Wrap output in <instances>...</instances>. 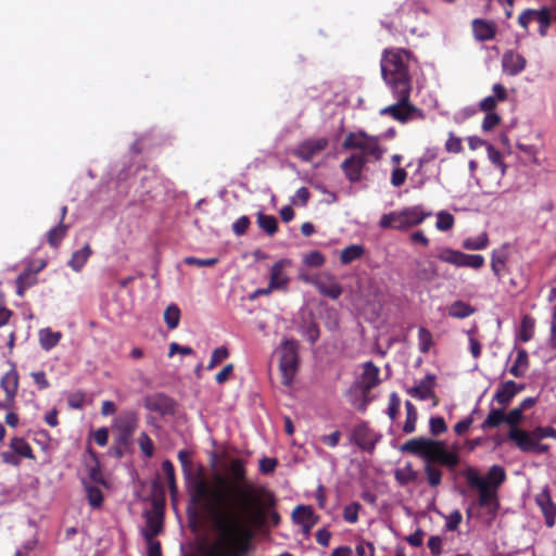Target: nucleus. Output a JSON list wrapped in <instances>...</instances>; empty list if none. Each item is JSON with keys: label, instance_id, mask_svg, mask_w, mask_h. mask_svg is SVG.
<instances>
[{"label": "nucleus", "instance_id": "nucleus-1", "mask_svg": "<svg viewBox=\"0 0 556 556\" xmlns=\"http://www.w3.org/2000/svg\"><path fill=\"white\" fill-rule=\"evenodd\" d=\"M228 471L230 479L217 477L213 486L202 480L195 485V496L204 501L211 511H218L217 523L225 532L242 527L247 509H252L256 502L254 485L247 480L245 463L231 459Z\"/></svg>", "mask_w": 556, "mask_h": 556}, {"label": "nucleus", "instance_id": "nucleus-2", "mask_svg": "<svg viewBox=\"0 0 556 556\" xmlns=\"http://www.w3.org/2000/svg\"><path fill=\"white\" fill-rule=\"evenodd\" d=\"M415 62L409 51L404 49L386 50L381 59V74L390 88L395 103L380 110V115L390 116L400 123H407L421 116L418 108L410 103V66Z\"/></svg>", "mask_w": 556, "mask_h": 556}, {"label": "nucleus", "instance_id": "nucleus-3", "mask_svg": "<svg viewBox=\"0 0 556 556\" xmlns=\"http://www.w3.org/2000/svg\"><path fill=\"white\" fill-rule=\"evenodd\" d=\"M403 453H409L420 457L426 462L424 470L430 486L440 485L442 471L433 463H438L450 469H454L459 463V456L456 452L447 450L444 441L432 440L424 437L414 438L401 446Z\"/></svg>", "mask_w": 556, "mask_h": 556}, {"label": "nucleus", "instance_id": "nucleus-4", "mask_svg": "<svg viewBox=\"0 0 556 556\" xmlns=\"http://www.w3.org/2000/svg\"><path fill=\"white\" fill-rule=\"evenodd\" d=\"M213 527L219 536L220 542L215 546H223L231 556H241L250 552V540L252 539L251 526L254 523L255 514L253 509H247L242 527H236L230 531H223L217 523L218 511H211Z\"/></svg>", "mask_w": 556, "mask_h": 556}, {"label": "nucleus", "instance_id": "nucleus-5", "mask_svg": "<svg viewBox=\"0 0 556 556\" xmlns=\"http://www.w3.org/2000/svg\"><path fill=\"white\" fill-rule=\"evenodd\" d=\"M136 429L137 414L135 412L119 414L113 425L115 438L114 445L110 448V454L116 458H122L126 453L130 452Z\"/></svg>", "mask_w": 556, "mask_h": 556}, {"label": "nucleus", "instance_id": "nucleus-6", "mask_svg": "<svg viewBox=\"0 0 556 556\" xmlns=\"http://www.w3.org/2000/svg\"><path fill=\"white\" fill-rule=\"evenodd\" d=\"M429 216H431V212H425L421 205H415L402 211L383 214L379 226L381 228L406 230L420 225Z\"/></svg>", "mask_w": 556, "mask_h": 556}, {"label": "nucleus", "instance_id": "nucleus-7", "mask_svg": "<svg viewBox=\"0 0 556 556\" xmlns=\"http://www.w3.org/2000/svg\"><path fill=\"white\" fill-rule=\"evenodd\" d=\"M278 353L280 354L279 369L282 374V383L290 386L299 366V342L294 339L285 340Z\"/></svg>", "mask_w": 556, "mask_h": 556}, {"label": "nucleus", "instance_id": "nucleus-8", "mask_svg": "<svg viewBox=\"0 0 556 556\" xmlns=\"http://www.w3.org/2000/svg\"><path fill=\"white\" fill-rule=\"evenodd\" d=\"M464 477L471 488L479 491L478 506L488 508L490 511L495 510L497 507L496 490L490 488V483L472 467H468L464 471Z\"/></svg>", "mask_w": 556, "mask_h": 556}, {"label": "nucleus", "instance_id": "nucleus-9", "mask_svg": "<svg viewBox=\"0 0 556 556\" xmlns=\"http://www.w3.org/2000/svg\"><path fill=\"white\" fill-rule=\"evenodd\" d=\"M344 149H357L362 151V155L368 160V156L374 157L375 160H380L383 154V150L378 143V139L376 137H369L364 131L358 132H350L343 142Z\"/></svg>", "mask_w": 556, "mask_h": 556}, {"label": "nucleus", "instance_id": "nucleus-10", "mask_svg": "<svg viewBox=\"0 0 556 556\" xmlns=\"http://www.w3.org/2000/svg\"><path fill=\"white\" fill-rule=\"evenodd\" d=\"M439 258L442 262L453 264L458 267H470L479 269L484 265V257L480 254H465L460 251L444 249Z\"/></svg>", "mask_w": 556, "mask_h": 556}, {"label": "nucleus", "instance_id": "nucleus-11", "mask_svg": "<svg viewBox=\"0 0 556 556\" xmlns=\"http://www.w3.org/2000/svg\"><path fill=\"white\" fill-rule=\"evenodd\" d=\"M379 382V368L372 362L365 363L363 374L355 386V388L361 391L364 397L363 404L361 405L359 409L366 408V405L368 403L367 396L370 390L378 386Z\"/></svg>", "mask_w": 556, "mask_h": 556}, {"label": "nucleus", "instance_id": "nucleus-12", "mask_svg": "<svg viewBox=\"0 0 556 556\" xmlns=\"http://www.w3.org/2000/svg\"><path fill=\"white\" fill-rule=\"evenodd\" d=\"M328 143L329 141L325 137L309 138L299 143L293 150V154L304 162H311L328 147Z\"/></svg>", "mask_w": 556, "mask_h": 556}, {"label": "nucleus", "instance_id": "nucleus-13", "mask_svg": "<svg viewBox=\"0 0 556 556\" xmlns=\"http://www.w3.org/2000/svg\"><path fill=\"white\" fill-rule=\"evenodd\" d=\"M510 441L523 453L544 454L549 451V445L542 444L541 440L531 439L528 431H513Z\"/></svg>", "mask_w": 556, "mask_h": 556}, {"label": "nucleus", "instance_id": "nucleus-14", "mask_svg": "<svg viewBox=\"0 0 556 556\" xmlns=\"http://www.w3.org/2000/svg\"><path fill=\"white\" fill-rule=\"evenodd\" d=\"M318 292L332 300H337L343 292L341 285L336 277L329 274H321L312 280Z\"/></svg>", "mask_w": 556, "mask_h": 556}, {"label": "nucleus", "instance_id": "nucleus-15", "mask_svg": "<svg viewBox=\"0 0 556 556\" xmlns=\"http://www.w3.org/2000/svg\"><path fill=\"white\" fill-rule=\"evenodd\" d=\"M412 277L417 282H431L438 277V268L434 262L414 260L412 262Z\"/></svg>", "mask_w": 556, "mask_h": 556}, {"label": "nucleus", "instance_id": "nucleus-16", "mask_svg": "<svg viewBox=\"0 0 556 556\" xmlns=\"http://www.w3.org/2000/svg\"><path fill=\"white\" fill-rule=\"evenodd\" d=\"M366 163L365 155L353 154L342 162L341 168L351 182H357L362 178V172Z\"/></svg>", "mask_w": 556, "mask_h": 556}, {"label": "nucleus", "instance_id": "nucleus-17", "mask_svg": "<svg viewBox=\"0 0 556 556\" xmlns=\"http://www.w3.org/2000/svg\"><path fill=\"white\" fill-rule=\"evenodd\" d=\"M535 503L541 508L548 528L554 527L556 519V505L553 503L548 486L535 496Z\"/></svg>", "mask_w": 556, "mask_h": 556}, {"label": "nucleus", "instance_id": "nucleus-18", "mask_svg": "<svg viewBox=\"0 0 556 556\" xmlns=\"http://www.w3.org/2000/svg\"><path fill=\"white\" fill-rule=\"evenodd\" d=\"M523 390V386H518L515 381L508 380L502 383L493 395V401L505 408L511 400Z\"/></svg>", "mask_w": 556, "mask_h": 556}, {"label": "nucleus", "instance_id": "nucleus-19", "mask_svg": "<svg viewBox=\"0 0 556 556\" xmlns=\"http://www.w3.org/2000/svg\"><path fill=\"white\" fill-rule=\"evenodd\" d=\"M526 64V59L513 50H508L503 54L502 67L504 73L509 76H516L520 74L525 70Z\"/></svg>", "mask_w": 556, "mask_h": 556}, {"label": "nucleus", "instance_id": "nucleus-20", "mask_svg": "<svg viewBox=\"0 0 556 556\" xmlns=\"http://www.w3.org/2000/svg\"><path fill=\"white\" fill-rule=\"evenodd\" d=\"M290 265L289 260H280L270 268L269 286L274 290H286L289 283V277L285 273V267Z\"/></svg>", "mask_w": 556, "mask_h": 556}, {"label": "nucleus", "instance_id": "nucleus-21", "mask_svg": "<svg viewBox=\"0 0 556 556\" xmlns=\"http://www.w3.org/2000/svg\"><path fill=\"white\" fill-rule=\"evenodd\" d=\"M556 15V0H551L549 5L542 7L536 10L535 21L539 23V34L542 37L547 35L552 22L555 21Z\"/></svg>", "mask_w": 556, "mask_h": 556}, {"label": "nucleus", "instance_id": "nucleus-22", "mask_svg": "<svg viewBox=\"0 0 556 556\" xmlns=\"http://www.w3.org/2000/svg\"><path fill=\"white\" fill-rule=\"evenodd\" d=\"M354 442L364 451H372L378 438L375 437L372 431L366 425H359L353 432Z\"/></svg>", "mask_w": 556, "mask_h": 556}, {"label": "nucleus", "instance_id": "nucleus-23", "mask_svg": "<svg viewBox=\"0 0 556 556\" xmlns=\"http://www.w3.org/2000/svg\"><path fill=\"white\" fill-rule=\"evenodd\" d=\"M144 406L151 412L165 415L172 410L173 403L166 395L156 393L144 399Z\"/></svg>", "mask_w": 556, "mask_h": 556}, {"label": "nucleus", "instance_id": "nucleus-24", "mask_svg": "<svg viewBox=\"0 0 556 556\" xmlns=\"http://www.w3.org/2000/svg\"><path fill=\"white\" fill-rule=\"evenodd\" d=\"M472 30L479 41L491 40L496 35V25L494 22L476 18L472 21Z\"/></svg>", "mask_w": 556, "mask_h": 556}, {"label": "nucleus", "instance_id": "nucleus-25", "mask_svg": "<svg viewBox=\"0 0 556 556\" xmlns=\"http://www.w3.org/2000/svg\"><path fill=\"white\" fill-rule=\"evenodd\" d=\"M434 376L428 374L419 384L407 390V393L418 400H427L433 395Z\"/></svg>", "mask_w": 556, "mask_h": 556}, {"label": "nucleus", "instance_id": "nucleus-26", "mask_svg": "<svg viewBox=\"0 0 556 556\" xmlns=\"http://www.w3.org/2000/svg\"><path fill=\"white\" fill-rule=\"evenodd\" d=\"M0 387L9 400H15L18 389V374L14 365L12 366L11 370L5 372L1 378Z\"/></svg>", "mask_w": 556, "mask_h": 556}, {"label": "nucleus", "instance_id": "nucleus-27", "mask_svg": "<svg viewBox=\"0 0 556 556\" xmlns=\"http://www.w3.org/2000/svg\"><path fill=\"white\" fill-rule=\"evenodd\" d=\"M292 519L298 525L307 523L308 527H314L318 518L314 514V510L311 506L299 505L292 511Z\"/></svg>", "mask_w": 556, "mask_h": 556}, {"label": "nucleus", "instance_id": "nucleus-28", "mask_svg": "<svg viewBox=\"0 0 556 556\" xmlns=\"http://www.w3.org/2000/svg\"><path fill=\"white\" fill-rule=\"evenodd\" d=\"M45 266V264H41V266L33 271L30 269H26L24 270L22 274L18 275V277L16 278V293L20 295V296H24V293L25 291L35 286L38 281L37 279V273L42 269Z\"/></svg>", "mask_w": 556, "mask_h": 556}, {"label": "nucleus", "instance_id": "nucleus-29", "mask_svg": "<svg viewBox=\"0 0 556 556\" xmlns=\"http://www.w3.org/2000/svg\"><path fill=\"white\" fill-rule=\"evenodd\" d=\"M92 255V249L86 243L80 250L73 252L67 265L75 271H80L89 257Z\"/></svg>", "mask_w": 556, "mask_h": 556}, {"label": "nucleus", "instance_id": "nucleus-30", "mask_svg": "<svg viewBox=\"0 0 556 556\" xmlns=\"http://www.w3.org/2000/svg\"><path fill=\"white\" fill-rule=\"evenodd\" d=\"M365 254V248L362 244H351L344 248L340 253L342 265H349L354 261L361 260Z\"/></svg>", "mask_w": 556, "mask_h": 556}, {"label": "nucleus", "instance_id": "nucleus-31", "mask_svg": "<svg viewBox=\"0 0 556 556\" xmlns=\"http://www.w3.org/2000/svg\"><path fill=\"white\" fill-rule=\"evenodd\" d=\"M61 338V332L52 331L50 328H45L39 331L40 346L46 351H50L51 349L56 346Z\"/></svg>", "mask_w": 556, "mask_h": 556}, {"label": "nucleus", "instance_id": "nucleus-32", "mask_svg": "<svg viewBox=\"0 0 556 556\" xmlns=\"http://www.w3.org/2000/svg\"><path fill=\"white\" fill-rule=\"evenodd\" d=\"M83 484L87 494V500L92 508H101L103 503V493L99 485L90 484L87 480H83Z\"/></svg>", "mask_w": 556, "mask_h": 556}, {"label": "nucleus", "instance_id": "nucleus-33", "mask_svg": "<svg viewBox=\"0 0 556 556\" xmlns=\"http://www.w3.org/2000/svg\"><path fill=\"white\" fill-rule=\"evenodd\" d=\"M10 448L18 456L28 459H35V455L28 442L20 437H14L10 441Z\"/></svg>", "mask_w": 556, "mask_h": 556}, {"label": "nucleus", "instance_id": "nucleus-34", "mask_svg": "<svg viewBox=\"0 0 556 556\" xmlns=\"http://www.w3.org/2000/svg\"><path fill=\"white\" fill-rule=\"evenodd\" d=\"M90 452V456L92 457V460H93V465H88V479H86L90 484H96V485H103V486H106V481L103 477V473L100 469V465H99V460L96 456V454L91 451Z\"/></svg>", "mask_w": 556, "mask_h": 556}, {"label": "nucleus", "instance_id": "nucleus-35", "mask_svg": "<svg viewBox=\"0 0 556 556\" xmlns=\"http://www.w3.org/2000/svg\"><path fill=\"white\" fill-rule=\"evenodd\" d=\"M417 477L418 472L413 469V466L409 463L394 471V478L402 486L416 481Z\"/></svg>", "mask_w": 556, "mask_h": 556}, {"label": "nucleus", "instance_id": "nucleus-36", "mask_svg": "<svg viewBox=\"0 0 556 556\" xmlns=\"http://www.w3.org/2000/svg\"><path fill=\"white\" fill-rule=\"evenodd\" d=\"M529 366V357L528 353L525 349H520L517 352V357L514 365L509 368V372L516 377L520 378L525 375L526 370Z\"/></svg>", "mask_w": 556, "mask_h": 556}, {"label": "nucleus", "instance_id": "nucleus-37", "mask_svg": "<svg viewBox=\"0 0 556 556\" xmlns=\"http://www.w3.org/2000/svg\"><path fill=\"white\" fill-rule=\"evenodd\" d=\"M68 226L62 222L51 228L47 233V241L50 247L58 248L67 233Z\"/></svg>", "mask_w": 556, "mask_h": 556}, {"label": "nucleus", "instance_id": "nucleus-38", "mask_svg": "<svg viewBox=\"0 0 556 556\" xmlns=\"http://www.w3.org/2000/svg\"><path fill=\"white\" fill-rule=\"evenodd\" d=\"M475 308L463 301H455L448 307V316L453 318H466L475 313Z\"/></svg>", "mask_w": 556, "mask_h": 556}, {"label": "nucleus", "instance_id": "nucleus-39", "mask_svg": "<svg viewBox=\"0 0 556 556\" xmlns=\"http://www.w3.org/2000/svg\"><path fill=\"white\" fill-rule=\"evenodd\" d=\"M505 422V413L500 408H491L486 418L481 424L482 430L493 429Z\"/></svg>", "mask_w": 556, "mask_h": 556}, {"label": "nucleus", "instance_id": "nucleus-40", "mask_svg": "<svg viewBox=\"0 0 556 556\" xmlns=\"http://www.w3.org/2000/svg\"><path fill=\"white\" fill-rule=\"evenodd\" d=\"M484 479L490 483V488L496 490L505 481L506 472L503 467L493 465Z\"/></svg>", "mask_w": 556, "mask_h": 556}, {"label": "nucleus", "instance_id": "nucleus-41", "mask_svg": "<svg viewBox=\"0 0 556 556\" xmlns=\"http://www.w3.org/2000/svg\"><path fill=\"white\" fill-rule=\"evenodd\" d=\"M162 530V516H148L147 518V529L141 532L146 540H154L153 538L157 535Z\"/></svg>", "mask_w": 556, "mask_h": 556}, {"label": "nucleus", "instance_id": "nucleus-42", "mask_svg": "<svg viewBox=\"0 0 556 556\" xmlns=\"http://www.w3.org/2000/svg\"><path fill=\"white\" fill-rule=\"evenodd\" d=\"M522 414L523 413L518 407H515L511 410H509L508 414H505V422L509 426V431L507 433V439L509 441L513 431H526L525 429L518 427V425L521 422L523 418Z\"/></svg>", "mask_w": 556, "mask_h": 556}, {"label": "nucleus", "instance_id": "nucleus-43", "mask_svg": "<svg viewBox=\"0 0 556 556\" xmlns=\"http://www.w3.org/2000/svg\"><path fill=\"white\" fill-rule=\"evenodd\" d=\"M406 420L403 426V431L407 434L416 430L417 409L410 401L405 402Z\"/></svg>", "mask_w": 556, "mask_h": 556}, {"label": "nucleus", "instance_id": "nucleus-44", "mask_svg": "<svg viewBox=\"0 0 556 556\" xmlns=\"http://www.w3.org/2000/svg\"><path fill=\"white\" fill-rule=\"evenodd\" d=\"M534 326H535V320L531 316L525 315L522 317L521 323H520V332H519V339L522 342H528L532 339L533 333H534Z\"/></svg>", "mask_w": 556, "mask_h": 556}, {"label": "nucleus", "instance_id": "nucleus-45", "mask_svg": "<svg viewBox=\"0 0 556 556\" xmlns=\"http://www.w3.org/2000/svg\"><path fill=\"white\" fill-rule=\"evenodd\" d=\"M506 253L504 251H494L492 253L491 268L493 274L500 279L506 267Z\"/></svg>", "mask_w": 556, "mask_h": 556}, {"label": "nucleus", "instance_id": "nucleus-46", "mask_svg": "<svg viewBox=\"0 0 556 556\" xmlns=\"http://www.w3.org/2000/svg\"><path fill=\"white\" fill-rule=\"evenodd\" d=\"M164 320L168 329H176L180 320V309L176 304H170L164 312Z\"/></svg>", "mask_w": 556, "mask_h": 556}, {"label": "nucleus", "instance_id": "nucleus-47", "mask_svg": "<svg viewBox=\"0 0 556 556\" xmlns=\"http://www.w3.org/2000/svg\"><path fill=\"white\" fill-rule=\"evenodd\" d=\"M257 225L269 236L277 231V219L271 215H265L260 212L257 214Z\"/></svg>", "mask_w": 556, "mask_h": 556}, {"label": "nucleus", "instance_id": "nucleus-48", "mask_svg": "<svg viewBox=\"0 0 556 556\" xmlns=\"http://www.w3.org/2000/svg\"><path fill=\"white\" fill-rule=\"evenodd\" d=\"M489 239L488 235L485 232L481 233L480 236L476 238H468L464 240L463 247L467 250H483L488 247Z\"/></svg>", "mask_w": 556, "mask_h": 556}, {"label": "nucleus", "instance_id": "nucleus-49", "mask_svg": "<svg viewBox=\"0 0 556 556\" xmlns=\"http://www.w3.org/2000/svg\"><path fill=\"white\" fill-rule=\"evenodd\" d=\"M433 343L432 333L425 327L418 330V349L421 353L429 352Z\"/></svg>", "mask_w": 556, "mask_h": 556}, {"label": "nucleus", "instance_id": "nucleus-50", "mask_svg": "<svg viewBox=\"0 0 556 556\" xmlns=\"http://www.w3.org/2000/svg\"><path fill=\"white\" fill-rule=\"evenodd\" d=\"M528 435L534 440H543L546 438H552L556 440V429L551 426L546 427H536L531 431H528Z\"/></svg>", "mask_w": 556, "mask_h": 556}, {"label": "nucleus", "instance_id": "nucleus-51", "mask_svg": "<svg viewBox=\"0 0 556 556\" xmlns=\"http://www.w3.org/2000/svg\"><path fill=\"white\" fill-rule=\"evenodd\" d=\"M454 225V217L452 214L441 211L437 214V228L441 231L450 230Z\"/></svg>", "mask_w": 556, "mask_h": 556}, {"label": "nucleus", "instance_id": "nucleus-52", "mask_svg": "<svg viewBox=\"0 0 556 556\" xmlns=\"http://www.w3.org/2000/svg\"><path fill=\"white\" fill-rule=\"evenodd\" d=\"M228 356H229V352H228L227 348L220 346V348L215 349L211 355V361L207 365V369L208 370L213 369L219 363L225 361Z\"/></svg>", "mask_w": 556, "mask_h": 556}, {"label": "nucleus", "instance_id": "nucleus-53", "mask_svg": "<svg viewBox=\"0 0 556 556\" xmlns=\"http://www.w3.org/2000/svg\"><path fill=\"white\" fill-rule=\"evenodd\" d=\"M303 261L309 267H321L325 264L326 258L320 252L312 251L304 255Z\"/></svg>", "mask_w": 556, "mask_h": 556}, {"label": "nucleus", "instance_id": "nucleus-54", "mask_svg": "<svg viewBox=\"0 0 556 556\" xmlns=\"http://www.w3.org/2000/svg\"><path fill=\"white\" fill-rule=\"evenodd\" d=\"M429 428L432 435L438 437L445 432L447 427L445 420L440 416H433L429 420Z\"/></svg>", "mask_w": 556, "mask_h": 556}, {"label": "nucleus", "instance_id": "nucleus-55", "mask_svg": "<svg viewBox=\"0 0 556 556\" xmlns=\"http://www.w3.org/2000/svg\"><path fill=\"white\" fill-rule=\"evenodd\" d=\"M361 509V504L354 502L350 505H346L343 510V518L349 523H355L358 520V510Z\"/></svg>", "mask_w": 556, "mask_h": 556}, {"label": "nucleus", "instance_id": "nucleus-56", "mask_svg": "<svg viewBox=\"0 0 556 556\" xmlns=\"http://www.w3.org/2000/svg\"><path fill=\"white\" fill-rule=\"evenodd\" d=\"M400 406H401L400 396L395 392L391 393L390 399H389V405L387 408V414L391 420L396 419L399 412H400Z\"/></svg>", "mask_w": 556, "mask_h": 556}, {"label": "nucleus", "instance_id": "nucleus-57", "mask_svg": "<svg viewBox=\"0 0 556 556\" xmlns=\"http://www.w3.org/2000/svg\"><path fill=\"white\" fill-rule=\"evenodd\" d=\"M185 264L198 267H213L218 263V258L210 257V258H198L194 256H188L185 258Z\"/></svg>", "mask_w": 556, "mask_h": 556}, {"label": "nucleus", "instance_id": "nucleus-58", "mask_svg": "<svg viewBox=\"0 0 556 556\" xmlns=\"http://www.w3.org/2000/svg\"><path fill=\"white\" fill-rule=\"evenodd\" d=\"M488 156L494 165L501 168L502 174H505L506 165L502 161V154L491 144L488 146Z\"/></svg>", "mask_w": 556, "mask_h": 556}, {"label": "nucleus", "instance_id": "nucleus-59", "mask_svg": "<svg viewBox=\"0 0 556 556\" xmlns=\"http://www.w3.org/2000/svg\"><path fill=\"white\" fill-rule=\"evenodd\" d=\"M162 470L168 481V484H169V488L173 491H175L176 489V485H175V472H174V466L172 464V462L169 460H164L163 464H162Z\"/></svg>", "mask_w": 556, "mask_h": 556}, {"label": "nucleus", "instance_id": "nucleus-60", "mask_svg": "<svg viewBox=\"0 0 556 556\" xmlns=\"http://www.w3.org/2000/svg\"><path fill=\"white\" fill-rule=\"evenodd\" d=\"M278 466L276 458L263 457L260 459V471L264 475L273 473Z\"/></svg>", "mask_w": 556, "mask_h": 556}, {"label": "nucleus", "instance_id": "nucleus-61", "mask_svg": "<svg viewBox=\"0 0 556 556\" xmlns=\"http://www.w3.org/2000/svg\"><path fill=\"white\" fill-rule=\"evenodd\" d=\"M462 522V514L459 510H453L447 517H446V523L445 528L448 531H455L459 523Z\"/></svg>", "mask_w": 556, "mask_h": 556}, {"label": "nucleus", "instance_id": "nucleus-62", "mask_svg": "<svg viewBox=\"0 0 556 556\" xmlns=\"http://www.w3.org/2000/svg\"><path fill=\"white\" fill-rule=\"evenodd\" d=\"M443 539L439 535H432L428 540V547L432 556H439L442 553Z\"/></svg>", "mask_w": 556, "mask_h": 556}, {"label": "nucleus", "instance_id": "nucleus-63", "mask_svg": "<svg viewBox=\"0 0 556 556\" xmlns=\"http://www.w3.org/2000/svg\"><path fill=\"white\" fill-rule=\"evenodd\" d=\"M250 226V219L248 216H241L232 224V230L237 236H242L245 233L247 229Z\"/></svg>", "mask_w": 556, "mask_h": 556}, {"label": "nucleus", "instance_id": "nucleus-64", "mask_svg": "<svg viewBox=\"0 0 556 556\" xmlns=\"http://www.w3.org/2000/svg\"><path fill=\"white\" fill-rule=\"evenodd\" d=\"M501 122L500 116L496 113H488L482 122V129L484 131L492 130Z\"/></svg>", "mask_w": 556, "mask_h": 556}]
</instances>
